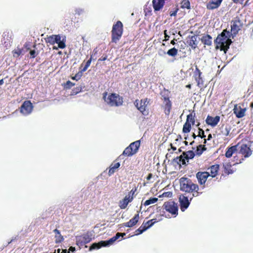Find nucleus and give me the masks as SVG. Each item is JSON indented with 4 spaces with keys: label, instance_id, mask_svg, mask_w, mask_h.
<instances>
[{
    "label": "nucleus",
    "instance_id": "obj_20",
    "mask_svg": "<svg viewBox=\"0 0 253 253\" xmlns=\"http://www.w3.org/2000/svg\"><path fill=\"white\" fill-rule=\"evenodd\" d=\"M139 218V213L134 215V216L129 220V221L124 223V225L126 227H132L134 226L138 222Z\"/></svg>",
    "mask_w": 253,
    "mask_h": 253
},
{
    "label": "nucleus",
    "instance_id": "obj_19",
    "mask_svg": "<svg viewBox=\"0 0 253 253\" xmlns=\"http://www.w3.org/2000/svg\"><path fill=\"white\" fill-rule=\"evenodd\" d=\"M163 97L165 103V113L166 115L169 116L170 114L171 108V103L169 97Z\"/></svg>",
    "mask_w": 253,
    "mask_h": 253
},
{
    "label": "nucleus",
    "instance_id": "obj_56",
    "mask_svg": "<svg viewBox=\"0 0 253 253\" xmlns=\"http://www.w3.org/2000/svg\"><path fill=\"white\" fill-rule=\"evenodd\" d=\"M190 2L189 1H187L186 2H184V4H183V7H185V8H187V9H189L190 8Z\"/></svg>",
    "mask_w": 253,
    "mask_h": 253
},
{
    "label": "nucleus",
    "instance_id": "obj_18",
    "mask_svg": "<svg viewBox=\"0 0 253 253\" xmlns=\"http://www.w3.org/2000/svg\"><path fill=\"white\" fill-rule=\"evenodd\" d=\"M222 0H211L207 4V8L208 9L213 10L218 8Z\"/></svg>",
    "mask_w": 253,
    "mask_h": 253
},
{
    "label": "nucleus",
    "instance_id": "obj_63",
    "mask_svg": "<svg viewBox=\"0 0 253 253\" xmlns=\"http://www.w3.org/2000/svg\"><path fill=\"white\" fill-rule=\"evenodd\" d=\"M107 56H105L104 57H102L100 58H99L98 61H105V60H107Z\"/></svg>",
    "mask_w": 253,
    "mask_h": 253
},
{
    "label": "nucleus",
    "instance_id": "obj_29",
    "mask_svg": "<svg viewBox=\"0 0 253 253\" xmlns=\"http://www.w3.org/2000/svg\"><path fill=\"white\" fill-rule=\"evenodd\" d=\"M183 155H181L179 157H176L175 158L173 159L172 160V163L173 164H176L178 165H185L186 162L185 161V159L183 158Z\"/></svg>",
    "mask_w": 253,
    "mask_h": 253
},
{
    "label": "nucleus",
    "instance_id": "obj_64",
    "mask_svg": "<svg viewBox=\"0 0 253 253\" xmlns=\"http://www.w3.org/2000/svg\"><path fill=\"white\" fill-rule=\"evenodd\" d=\"M152 173H149L148 176H147L146 177V179L147 180H149L151 179V178L152 177Z\"/></svg>",
    "mask_w": 253,
    "mask_h": 253
},
{
    "label": "nucleus",
    "instance_id": "obj_11",
    "mask_svg": "<svg viewBox=\"0 0 253 253\" xmlns=\"http://www.w3.org/2000/svg\"><path fill=\"white\" fill-rule=\"evenodd\" d=\"M33 106L30 101H25L20 107V112L24 115H28L33 111Z\"/></svg>",
    "mask_w": 253,
    "mask_h": 253
},
{
    "label": "nucleus",
    "instance_id": "obj_32",
    "mask_svg": "<svg viewBox=\"0 0 253 253\" xmlns=\"http://www.w3.org/2000/svg\"><path fill=\"white\" fill-rule=\"evenodd\" d=\"M231 165L230 163H226L223 164V168L225 173L229 174H232L234 171L231 169Z\"/></svg>",
    "mask_w": 253,
    "mask_h": 253
},
{
    "label": "nucleus",
    "instance_id": "obj_1",
    "mask_svg": "<svg viewBox=\"0 0 253 253\" xmlns=\"http://www.w3.org/2000/svg\"><path fill=\"white\" fill-rule=\"evenodd\" d=\"M231 36L229 31L227 29L223 30L214 41V42L216 44L215 48L226 52L232 42L230 39Z\"/></svg>",
    "mask_w": 253,
    "mask_h": 253
},
{
    "label": "nucleus",
    "instance_id": "obj_12",
    "mask_svg": "<svg viewBox=\"0 0 253 253\" xmlns=\"http://www.w3.org/2000/svg\"><path fill=\"white\" fill-rule=\"evenodd\" d=\"M189 198V196H186L185 194L180 195L179 201L181 211H184L189 207L191 201Z\"/></svg>",
    "mask_w": 253,
    "mask_h": 253
},
{
    "label": "nucleus",
    "instance_id": "obj_7",
    "mask_svg": "<svg viewBox=\"0 0 253 253\" xmlns=\"http://www.w3.org/2000/svg\"><path fill=\"white\" fill-rule=\"evenodd\" d=\"M92 234L91 232L87 231L81 236L76 237V244L78 246H83L89 243L92 240Z\"/></svg>",
    "mask_w": 253,
    "mask_h": 253
},
{
    "label": "nucleus",
    "instance_id": "obj_13",
    "mask_svg": "<svg viewBox=\"0 0 253 253\" xmlns=\"http://www.w3.org/2000/svg\"><path fill=\"white\" fill-rule=\"evenodd\" d=\"M211 175L209 172L204 171L201 172L199 171L196 174V177L198 179V182L201 185L204 184L209 176Z\"/></svg>",
    "mask_w": 253,
    "mask_h": 253
},
{
    "label": "nucleus",
    "instance_id": "obj_37",
    "mask_svg": "<svg viewBox=\"0 0 253 253\" xmlns=\"http://www.w3.org/2000/svg\"><path fill=\"white\" fill-rule=\"evenodd\" d=\"M178 52V50L175 47H173L170 49H169L167 52V54L169 55V56L174 57L175 55H177Z\"/></svg>",
    "mask_w": 253,
    "mask_h": 253
},
{
    "label": "nucleus",
    "instance_id": "obj_43",
    "mask_svg": "<svg viewBox=\"0 0 253 253\" xmlns=\"http://www.w3.org/2000/svg\"><path fill=\"white\" fill-rule=\"evenodd\" d=\"M75 14L80 15L84 13V9L82 8H76L75 10Z\"/></svg>",
    "mask_w": 253,
    "mask_h": 253
},
{
    "label": "nucleus",
    "instance_id": "obj_51",
    "mask_svg": "<svg viewBox=\"0 0 253 253\" xmlns=\"http://www.w3.org/2000/svg\"><path fill=\"white\" fill-rule=\"evenodd\" d=\"M126 235V233H117L116 234V235L113 236V238H114V239H115L116 241L117 240H118L121 236L122 237V238L124 237V236Z\"/></svg>",
    "mask_w": 253,
    "mask_h": 253
},
{
    "label": "nucleus",
    "instance_id": "obj_59",
    "mask_svg": "<svg viewBox=\"0 0 253 253\" xmlns=\"http://www.w3.org/2000/svg\"><path fill=\"white\" fill-rule=\"evenodd\" d=\"M225 129V133H224V135L227 136L229 134L230 129L228 127H226Z\"/></svg>",
    "mask_w": 253,
    "mask_h": 253
},
{
    "label": "nucleus",
    "instance_id": "obj_9",
    "mask_svg": "<svg viewBox=\"0 0 253 253\" xmlns=\"http://www.w3.org/2000/svg\"><path fill=\"white\" fill-rule=\"evenodd\" d=\"M114 239V238L113 237L108 240L101 241L98 243H93L89 247V250L92 251L93 250L99 249L102 247L110 246L116 241V240Z\"/></svg>",
    "mask_w": 253,
    "mask_h": 253
},
{
    "label": "nucleus",
    "instance_id": "obj_48",
    "mask_svg": "<svg viewBox=\"0 0 253 253\" xmlns=\"http://www.w3.org/2000/svg\"><path fill=\"white\" fill-rule=\"evenodd\" d=\"M137 143V144H135L136 145H133V146H132V150H135V148H136V147L137 148V152L138 151V149L140 147V140H137V141H135L133 142H132V143Z\"/></svg>",
    "mask_w": 253,
    "mask_h": 253
},
{
    "label": "nucleus",
    "instance_id": "obj_31",
    "mask_svg": "<svg viewBox=\"0 0 253 253\" xmlns=\"http://www.w3.org/2000/svg\"><path fill=\"white\" fill-rule=\"evenodd\" d=\"M53 232L55 234V237L56 238V243H60L62 241H63V237L61 235L59 230H58L57 229H55L53 230Z\"/></svg>",
    "mask_w": 253,
    "mask_h": 253
},
{
    "label": "nucleus",
    "instance_id": "obj_53",
    "mask_svg": "<svg viewBox=\"0 0 253 253\" xmlns=\"http://www.w3.org/2000/svg\"><path fill=\"white\" fill-rule=\"evenodd\" d=\"M55 253H67V250L66 249H58L55 250Z\"/></svg>",
    "mask_w": 253,
    "mask_h": 253
},
{
    "label": "nucleus",
    "instance_id": "obj_41",
    "mask_svg": "<svg viewBox=\"0 0 253 253\" xmlns=\"http://www.w3.org/2000/svg\"><path fill=\"white\" fill-rule=\"evenodd\" d=\"M13 56L14 57H17L20 56L21 54H23V49L17 48L13 50Z\"/></svg>",
    "mask_w": 253,
    "mask_h": 253
},
{
    "label": "nucleus",
    "instance_id": "obj_34",
    "mask_svg": "<svg viewBox=\"0 0 253 253\" xmlns=\"http://www.w3.org/2000/svg\"><path fill=\"white\" fill-rule=\"evenodd\" d=\"M245 110L244 109H240L239 110L234 109V112L238 118H242L245 115Z\"/></svg>",
    "mask_w": 253,
    "mask_h": 253
},
{
    "label": "nucleus",
    "instance_id": "obj_36",
    "mask_svg": "<svg viewBox=\"0 0 253 253\" xmlns=\"http://www.w3.org/2000/svg\"><path fill=\"white\" fill-rule=\"evenodd\" d=\"M206 150V148L205 147V146L204 145L200 144L197 148V150L196 151V154L198 156H200Z\"/></svg>",
    "mask_w": 253,
    "mask_h": 253
},
{
    "label": "nucleus",
    "instance_id": "obj_25",
    "mask_svg": "<svg viewBox=\"0 0 253 253\" xmlns=\"http://www.w3.org/2000/svg\"><path fill=\"white\" fill-rule=\"evenodd\" d=\"M239 144L231 146L228 148L225 153V156L227 158H230L233 154L237 150V147H239Z\"/></svg>",
    "mask_w": 253,
    "mask_h": 253
},
{
    "label": "nucleus",
    "instance_id": "obj_52",
    "mask_svg": "<svg viewBox=\"0 0 253 253\" xmlns=\"http://www.w3.org/2000/svg\"><path fill=\"white\" fill-rule=\"evenodd\" d=\"M126 235V233H117L116 234V235L113 236V238H114V239H115L116 241L117 240H118L121 236L122 237V238L124 237V236Z\"/></svg>",
    "mask_w": 253,
    "mask_h": 253
},
{
    "label": "nucleus",
    "instance_id": "obj_3",
    "mask_svg": "<svg viewBox=\"0 0 253 253\" xmlns=\"http://www.w3.org/2000/svg\"><path fill=\"white\" fill-rule=\"evenodd\" d=\"M107 93L103 94V98L104 101L108 105L111 107H118L122 105L123 103V98L119 94L112 93L109 94L107 96Z\"/></svg>",
    "mask_w": 253,
    "mask_h": 253
},
{
    "label": "nucleus",
    "instance_id": "obj_50",
    "mask_svg": "<svg viewBox=\"0 0 253 253\" xmlns=\"http://www.w3.org/2000/svg\"><path fill=\"white\" fill-rule=\"evenodd\" d=\"M172 196V193L171 192L169 191L164 192L162 194V195H161L160 197H171Z\"/></svg>",
    "mask_w": 253,
    "mask_h": 253
},
{
    "label": "nucleus",
    "instance_id": "obj_49",
    "mask_svg": "<svg viewBox=\"0 0 253 253\" xmlns=\"http://www.w3.org/2000/svg\"><path fill=\"white\" fill-rule=\"evenodd\" d=\"M30 58H34L38 54V52L35 49L30 50Z\"/></svg>",
    "mask_w": 253,
    "mask_h": 253
},
{
    "label": "nucleus",
    "instance_id": "obj_21",
    "mask_svg": "<svg viewBox=\"0 0 253 253\" xmlns=\"http://www.w3.org/2000/svg\"><path fill=\"white\" fill-rule=\"evenodd\" d=\"M60 39H61V37L59 35H52L47 37L45 39V41L47 43L54 44L55 43H57L58 42H59Z\"/></svg>",
    "mask_w": 253,
    "mask_h": 253
},
{
    "label": "nucleus",
    "instance_id": "obj_27",
    "mask_svg": "<svg viewBox=\"0 0 253 253\" xmlns=\"http://www.w3.org/2000/svg\"><path fill=\"white\" fill-rule=\"evenodd\" d=\"M196 41L197 37L195 36H192L190 38V40L187 41V42L193 49H195L197 46Z\"/></svg>",
    "mask_w": 253,
    "mask_h": 253
},
{
    "label": "nucleus",
    "instance_id": "obj_28",
    "mask_svg": "<svg viewBox=\"0 0 253 253\" xmlns=\"http://www.w3.org/2000/svg\"><path fill=\"white\" fill-rule=\"evenodd\" d=\"M120 166V164L119 162H117L114 164H112L111 165L110 167V169L108 171V174L110 176L114 174L116 170L118 169Z\"/></svg>",
    "mask_w": 253,
    "mask_h": 253
},
{
    "label": "nucleus",
    "instance_id": "obj_44",
    "mask_svg": "<svg viewBox=\"0 0 253 253\" xmlns=\"http://www.w3.org/2000/svg\"><path fill=\"white\" fill-rule=\"evenodd\" d=\"M75 85V84L72 83L70 81H68L64 85V88L66 89H69Z\"/></svg>",
    "mask_w": 253,
    "mask_h": 253
},
{
    "label": "nucleus",
    "instance_id": "obj_24",
    "mask_svg": "<svg viewBox=\"0 0 253 253\" xmlns=\"http://www.w3.org/2000/svg\"><path fill=\"white\" fill-rule=\"evenodd\" d=\"M219 166L218 165H214L211 166L209 169L210 170V171L209 172L210 174L211 173V175L212 177H214L217 174L218 171L219 170Z\"/></svg>",
    "mask_w": 253,
    "mask_h": 253
},
{
    "label": "nucleus",
    "instance_id": "obj_35",
    "mask_svg": "<svg viewBox=\"0 0 253 253\" xmlns=\"http://www.w3.org/2000/svg\"><path fill=\"white\" fill-rule=\"evenodd\" d=\"M191 129V124L189 122H185L183 125L182 131L184 133L189 132Z\"/></svg>",
    "mask_w": 253,
    "mask_h": 253
},
{
    "label": "nucleus",
    "instance_id": "obj_4",
    "mask_svg": "<svg viewBox=\"0 0 253 253\" xmlns=\"http://www.w3.org/2000/svg\"><path fill=\"white\" fill-rule=\"evenodd\" d=\"M123 33V25L120 21L114 24L112 30V42L117 43L121 39Z\"/></svg>",
    "mask_w": 253,
    "mask_h": 253
},
{
    "label": "nucleus",
    "instance_id": "obj_6",
    "mask_svg": "<svg viewBox=\"0 0 253 253\" xmlns=\"http://www.w3.org/2000/svg\"><path fill=\"white\" fill-rule=\"evenodd\" d=\"M231 23V32H230L232 38H234L236 36L239 31L242 28L243 23L238 17H235L233 20H232Z\"/></svg>",
    "mask_w": 253,
    "mask_h": 253
},
{
    "label": "nucleus",
    "instance_id": "obj_42",
    "mask_svg": "<svg viewBox=\"0 0 253 253\" xmlns=\"http://www.w3.org/2000/svg\"><path fill=\"white\" fill-rule=\"evenodd\" d=\"M196 80L197 83V84L199 87H201L202 85H203V80L201 76H199V75H198V77H196Z\"/></svg>",
    "mask_w": 253,
    "mask_h": 253
},
{
    "label": "nucleus",
    "instance_id": "obj_2",
    "mask_svg": "<svg viewBox=\"0 0 253 253\" xmlns=\"http://www.w3.org/2000/svg\"><path fill=\"white\" fill-rule=\"evenodd\" d=\"M180 190L186 193H192L199 189L197 184L193 183L190 179L184 177L180 179Z\"/></svg>",
    "mask_w": 253,
    "mask_h": 253
},
{
    "label": "nucleus",
    "instance_id": "obj_26",
    "mask_svg": "<svg viewBox=\"0 0 253 253\" xmlns=\"http://www.w3.org/2000/svg\"><path fill=\"white\" fill-rule=\"evenodd\" d=\"M182 155H183V157H184L183 158L185 159V161H186V160H187V162H188V160L189 159H193L194 157L195 154L193 151L189 150L187 152H183Z\"/></svg>",
    "mask_w": 253,
    "mask_h": 253
},
{
    "label": "nucleus",
    "instance_id": "obj_16",
    "mask_svg": "<svg viewBox=\"0 0 253 253\" xmlns=\"http://www.w3.org/2000/svg\"><path fill=\"white\" fill-rule=\"evenodd\" d=\"M239 153L244 155L245 158H248L252 155V151L247 144H242L240 146Z\"/></svg>",
    "mask_w": 253,
    "mask_h": 253
},
{
    "label": "nucleus",
    "instance_id": "obj_10",
    "mask_svg": "<svg viewBox=\"0 0 253 253\" xmlns=\"http://www.w3.org/2000/svg\"><path fill=\"white\" fill-rule=\"evenodd\" d=\"M157 222L156 219H152L150 220H148L146 222H143L142 224L135 231V235H138L146 230L152 227L155 223Z\"/></svg>",
    "mask_w": 253,
    "mask_h": 253
},
{
    "label": "nucleus",
    "instance_id": "obj_15",
    "mask_svg": "<svg viewBox=\"0 0 253 253\" xmlns=\"http://www.w3.org/2000/svg\"><path fill=\"white\" fill-rule=\"evenodd\" d=\"M220 119V118L219 116H216L215 117H212L208 115L206 119V123L208 125H210L212 127H214L219 122Z\"/></svg>",
    "mask_w": 253,
    "mask_h": 253
},
{
    "label": "nucleus",
    "instance_id": "obj_55",
    "mask_svg": "<svg viewBox=\"0 0 253 253\" xmlns=\"http://www.w3.org/2000/svg\"><path fill=\"white\" fill-rule=\"evenodd\" d=\"M98 50L97 48H95L93 49L92 54L91 55H93V59L92 60H95L96 59V57H95V55L97 53Z\"/></svg>",
    "mask_w": 253,
    "mask_h": 253
},
{
    "label": "nucleus",
    "instance_id": "obj_39",
    "mask_svg": "<svg viewBox=\"0 0 253 253\" xmlns=\"http://www.w3.org/2000/svg\"><path fill=\"white\" fill-rule=\"evenodd\" d=\"M65 42V37L63 38L62 40L61 39H60L59 42H57V43L58 44V47L61 49L64 48L66 47Z\"/></svg>",
    "mask_w": 253,
    "mask_h": 253
},
{
    "label": "nucleus",
    "instance_id": "obj_5",
    "mask_svg": "<svg viewBox=\"0 0 253 253\" xmlns=\"http://www.w3.org/2000/svg\"><path fill=\"white\" fill-rule=\"evenodd\" d=\"M149 101L147 98L135 100L134 102L135 106L144 116H147L149 114L147 107Z\"/></svg>",
    "mask_w": 253,
    "mask_h": 253
},
{
    "label": "nucleus",
    "instance_id": "obj_22",
    "mask_svg": "<svg viewBox=\"0 0 253 253\" xmlns=\"http://www.w3.org/2000/svg\"><path fill=\"white\" fill-rule=\"evenodd\" d=\"M153 6L155 11H159L162 9L164 5V0H153Z\"/></svg>",
    "mask_w": 253,
    "mask_h": 253
},
{
    "label": "nucleus",
    "instance_id": "obj_62",
    "mask_svg": "<svg viewBox=\"0 0 253 253\" xmlns=\"http://www.w3.org/2000/svg\"><path fill=\"white\" fill-rule=\"evenodd\" d=\"M88 68V67L85 65L84 67L80 72H82V74H83V73L85 72L87 69Z\"/></svg>",
    "mask_w": 253,
    "mask_h": 253
},
{
    "label": "nucleus",
    "instance_id": "obj_45",
    "mask_svg": "<svg viewBox=\"0 0 253 253\" xmlns=\"http://www.w3.org/2000/svg\"><path fill=\"white\" fill-rule=\"evenodd\" d=\"M194 192L190 193V195L188 196L190 199V201H191L194 197H197L199 196V192L198 191H194Z\"/></svg>",
    "mask_w": 253,
    "mask_h": 253
},
{
    "label": "nucleus",
    "instance_id": "obj_23",
    "mask_svg": "<svg viewBox=\"0 0 253 253\" xmlns=\"http://www.w3.org/2000/svg\"><path fill=\"white\" fill-rule=\"evenodd\" d=\"M201 42L205 45L210 46L212 44V37L210 35H205L202 37Z\"/></svg>",
    "mask_w": 253,
    "mask_h": 253
},
{
    "label": "nucleus",
    "instance_id": "obj_40",
    "mask_svg": "<svg viewBox=\"0 0 253 253\" xmlns=\"http://www.w3.org/2000/svg\"><path fill=\"white\" fill-rule=\"evenodd\" d=\"M82 87L80 86H77L75 88H74L72 90L70 95H76V94H78V93L82 91Z\"/></svg>",
    "mask_w": 253,
    "mask_h": 253
},
{
    "label": "nucleus",
    "instance_id": "obj_54",
    "mask_svg": "<svg viewBox=\"0 0 253 253\" xmlns=\"http://www.w3.org/2000/svg\"><path fill=\"white\" fill-rule=\"evenodd\" d=\"M92 59H93V55H90V57L86 62L85 65L87 66L88 67H89Z\"/></svg>",
    "mask_w": 253,
    "mask_h": 253
},
{
    "label": "nucleus",
    "instance_id": "obj_33",
    "mask_svg": "<svg viewBox=\"0 0 253 253\" xmlns=\"http://www.w3.org/2000/svg\"><path fill=\"white\" fill-rule=\"evenodd\" d=\"M195 113L193 111L191 113L187 116L186 122L191 123L193 125H194L195 121Z\"/></svg>",
    "mask_w": 253,
    "mask_h": 253
},
{
    "label": "nucleus",
    "instance_id": "obj_60",
    "mask_svg": "<svg viewBox=\"0 0 253 253\" xmlns=\"http://www.w3.org/2000/svg\"><path fill=\"white\" fill-rule=\"evenodd\" d=\"M197 73L198 74V75H199V76L202 75V72L200 71V70L198 68H196L195 74L196 75H197Z\"/></svg>",
    "mask_w": 253,
    "mask_h": 253
},
{
    "label": "nucleus",
    "instance_id": "obj_17",
    "mask_svg": "<svg viewBox=\"0 0 253 253\" xmlns=\"http://www.w3.org/2000/svg\"><path fill=\"white\" fill-rule=\"evenodd\" d=\"M136 143H130L129 145L123 151V155H125V156L129 157L133 155L136 154L137 153V148L136 147L135 150H132V146L133 145H136Z\"/></svg>",
    "mask_w": 253,
    "mask_h": 253
},
{
    "label": "nucleus",
    "instance_id": "obj_61",
    "mask_svg": "<svg viewBox=\"0 0 253 253\" xmlns=\"http://www.w3.org/2000/svg\"><path fill=\"white\" fill-rule=\"evenodd\" d=\"M125 156V155H123V153L119 156V157L116 159V161H119L122 159H124V156Z\"/></svg>",
    "mask_w": 253,
    "mask_h": 253
},
{
    "label": "nucleus",
    "instance_id": "obj_38",
    "mask_svg": "<svg viewBox=\"0 0 253 253\" xmlns=\"http://www.w3.org/2000/svg\"><path fill=\"white\" fill-rule=\"evenodd\" d=\"M158 200V199L157 198H155V197L150 198V199H149L148 200H147L144 202V205L145 206H148L151 204H154V203L157 202Z\"/></svg>",
    "mask_w": 253,
    "mask_h": 253
},
{
    "label": "nucleus",
    "instance_id": "obj_30",
    "mask_svg": "<svg viewBox=\"0 0 253 253\" xmlns=\"http://www.w3.org/2000/svg\"><path fill=\"white\" fill-rule=\"evenodd\" d=\"M133 197H131L130 200H127V198H124L119 202V207L121 209H125L127 206L129 202H131Z\"/></svg>",
    "mask_w": 253,
    "mask_h": 253
},
{
    "label": "nucleus",
    "instance_id": "obj_47",
    "mask_svg": "<svg viewBox=\"0 0 253 253\" xmlns=\"http://www.w3.org/2000/svg\"><path fill=\"white\" fill-rule=\"evenodd\" d=\"M83 74H82V72H79L78 73H77L75 76L73 77L72 79L74 80L78 81L81 79L82 77Z\"/></svg>",
    "mask_w": 253,
    "mask_h": 253
},
{
    "label": "nucleus",
    "instance_id": "obj_58",
    "mask_svg": "<svg viewBox=\"0 0 253 253\" xmlns=\"http://www.w3.org/2000/svg\"><path fill=\"white\" fill-rule=\"evenodd\" d=\"M167 31L166 30L164 31V34H165V39L164 41H168L169 38V36L168 35H167Z\"/></svg>",
    "mask_w": 253,
    "mask_h": 253
},
{
    "label": "nucleus",
    "instance_id": "obj_57",
    "mask_svg": "<svg viewBox=\"0 0 253 253\" xmlns=\"http://www.w3.org/2000/svg\"><path fill=\"white\" fill-rule=\"evenodd\" d=\"M75 251V248L71 247L69 249V250L67 251V253H73Z\"/></svg>",
    "mask_w": 253,
    "mask_h": 253
},
{
    "label": "nucleus",
    "instance_id": "obj_46",
    "mask_svg": "<svg viewBox=\"0 0 253 253\" xmlns=\"http://www.w3.org/2000/svg\"><path fill=\"white\" fill-rule=\"evenodd\" d=\"M198 136L202 138H205L206 137L204 131L202 128H199Z\"/></svg>",
    "mask_w": 253,
    "mask_h": 253
},
{
    "label": "nucleus",
    "instance_id": "obj_8",
    "mask_svg": "<svg viewBox=\"0 0 253 253\" xmlns=\"http://www.w3.org/2000/svg\"><path fill=\"white\" fill-rule=\"evenodd\" d=\"M163 209L168 211L172 215L176 216L178 214V206L177 203L173 201H169L165 202L163 206Z\"/></svg>",
    "mask_w": 253,
    "mask_h": 253
},
{
    "label": "nucleus",
    "instance_id": "obj_14",
    "mask_svg": "<svg viewBox=\"0 0 253 253\" xmlns=\"http://www.w3.org/2000/svg\"><path fill=\"white\" fill-rule=\"evenodd\" d=\"M12 33L9 31H5L2 35V41L5 47L10 46L12 42Z\"/></svg>",
    "mask_w": 253,
    "mask_h": 253
}]
</instances>
